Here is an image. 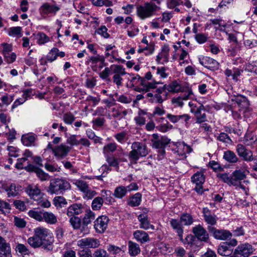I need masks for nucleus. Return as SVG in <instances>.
Listing matches in <instances>:
<instances>
[{
	"label": "nucleus",
	"mask_w": 257,
	"mask_h": 257,
	"mask_svg": "<svg viewBox=\"0 0 257 257\" xmlns=\"http://www.w3.org/2000/svg\"><path fill=\"white\" fill-rule=\"evenodd\" d=\"M54 238L51 231L43 226L34 229V235L27 239L28 243L33 248L42 247L47 251H51L53 248Z\"/></svg>",
	"instance_id": "nucleus-1"
},
{
	"label": "nucleus",
	"mask_w": 257,
	"mask_h": 257,
	"mask_svg": "<svg viewBox=\"0 0 257 257\" xmlns=\"http://www.w3.org/2000/svg\"><path fill=\"white\" fill-rule=\"evenodd\" d=\"M229 103L230 108L232 112V115L235 119L241 118V114L244 117H248L251 109L249 107V103L247 99L241 95H231L229 96L228 101Z\"/></svg>",
	"instance_id": "nucleus-2"
},
{
	"label": "nucleus",
	"mask_w": 257,
	"mask_h": 257,
	"mask_svg": "<svg viewBox=\"0 0 257 257\" xmlns=\"http://www.w3.org/2000/svg\"><path fill=\"white\" fill-rule=\"evenodd\" d=\"M137 15L142 20L151 18L161 10V7L153 2H147L137 7Z\"/></svg>",
	"instance_id": "nucleus-3"
},
{
	"label": "nucleus",
	"mask_w": 257,
	"mask_h": 257,
	"mask_svg": "<svg viewBox=\"0 0 257 257\" xmlns=\"http://www.w3.org/2000/svg\"><path fill=\"white\" fill-rule=\"evenodd\" d=\"M132 151L129 153L128 157L131 163H136L140 157H145L148 154L146 144L141 142H134L132 144Z\"/></svg>",
	"instance_id": "nucleus-4"
},
{
	"label": "nucleus",
	"mask_w": 257,
	"mask_h": 257,
	"mask_svg": "<svg viewBox=\"0 0 257 257\" xmlns=\"http://www.w3.org/2000/svg\"><path fill=\"white\" fill-rule=\"evenodd\" d=\"M70 188L71 185L68 181L63 179L56 178L50 181L48 192L51 194H62Z\"/></svg>",
	"instance_id": "nucleus-5"
},
{
	"label": "nucleus",
	"mask_w": 257,
	"mask_h": 257,
	"mask_svg": "<svg viewBox=\"0 0 257 257\" xmlns=\"http://www.w3.org/2000/svg\"><path fill=\"white\" fill-rule=\"evenodd\" d=\"M192 151L190 146L184 142H178L175 147L172 149L174 157L178 160H184L186 157V154L191 153Z\"/></svg>",
	"instance_id": "nucleus-6"
},
{
	"label": "nucleus",
	"mask_w": 257,
	"mask_h": 257,
	"mask_svg": "<svg viewBox=\"0 0 257 257\" xmlns=\"http://www.w3.org/2000/svg\"><path fill=\"white\" fill-rule=\"evenodd\" d=\"M60 10V5L56 3L52 4L46 2L40 6L39 9V12L42 16L46 17L47 16L56 15Z\"/></svg>",
	"instance_id": "nucleus-7"
},
{
	"label": "nucleus",
	"mask_w": 257,
	"mask_h": 257,
	"mask_svg": "<svg viewBox=\"0 0 257 257\" xmlns=\"http://www.w3.org/2000/svg\"><path fill=\"white\" fill-rule=\"evenodd\" d=\"M111 73L113 74L112 77L113 82L118 87L122 85V76L126 74L125 69L120 65L113 64L111 65Z\"/></svg>",
	"instance_id": "nucleus-8"
},
{
	"label": "nucleus",
	"mask_w": 257,
	"mask_h": 257,
	"mask_svg": "<svg viewBox=\"0 0 257 257\" xmlns=\"http://www.w3.org/2000/svg\"><path fill=\"white\" fill-rule=\"evenodd\" d=\"M149 210L144 208L142 212L138 216V219L140 222V228L145 230L155 229V226L151 224L148 217Z\"/></svg>",
	"instance_id": "nucleus-9"
},
{
	"label": "nucleus",
	"mask_w": 257,
	"mask_h": 257,
	"mask_svg": "<svg viewBox=\"0 0 257 257\" xmlns=\"http://www.w3.org/2000/svg\"><path fill=\"white\" fill-rule=\"evenodd\" d=\"M236 152L238 156L244 161L251 162L255 160V158L253 157L252 152L247 149L244 145L241 144L237 145L236 147Z\"/></svg>",
	"instance_id": "nucleus-10"
},
{
	"label": "nucleus",
	"mask_w": 257,
	"mask_h": 257,
	"mask_svg": "<svg viewBox=\"0 0 257 257\" xmlns=\"http://www.w3.org/2000/svg\"><path fill=\"white\" fill-rule=\"evenodd\" d=\"M193 96L192 90L188 89L179 96L172 98L171 102L175 107H182L184 105V101L192 98Z\"/></svg>",
	"instance_id": "nucleus-11"
},
{
	"label": "nucleus",
	"mask_w": 257,
	"mask_h": 257,
	"mask_svg": "<svg viewBox=\"0 0 257 257\" xmlns=\"http://www.w3.org/2000/svg\"><path fill=\"white\" fill-rule=\"evenodd\" d=\"M77 245L81 248H97L100 245V241L93 237H86L79 239Z\"/></svg>",
	"instance_id": "nucleus-12"
},
{
	"label": "nucleus",
	"mask_w": 257,
	"mask_h": 257,
	"mask_svg": "<svg viewBox=\"0 0 257 257\" xmlns=\"http://www.w3.org/2000/svg\"><path fill=\"white\" fill-rule=\"evenodd\" d=\"M71 150V147L64 144L57 145L52 149V153L57 160L65 158Z\"/></svg>",
	"instance_id": "nucleus-13"
},
{
	"label": "nucleus",
	"mask_w": 257,
	"mask_h": 257,
	"mask_svg": "<svg viewBox=\"0 0 257 257\" xmlns=\"http://www.w3.org/2000/svg\"><path fill=\"white\" fill-rule=\"evenodd\" d=\"M95 213L90 209L85 211L84 215L82 218V227L81 231L84 233H88V230L87 225L90 224L95 218Z\"/></svg>",
	"instance_id": "nucleus-14"
},
{
	"label": "nucleus",
	"mask_w": 257,
	"mask_h": 257,
	"mask_svg": "<svg viewBox=\"0 0 257 257\" xmlns=\"http://www.w3.org/2000/svg\"><path fill=\"white\" fill-rule=\"evenodd\" d=\"M253 252L252 246L248 243L238 245L234 251L235 257H248Z\"/></svg>",
	"instance_id": "nucleus-15"
},
{
	"label": "nucleus",
	"mask_w": 257,
	"mask_h": 257,
	"mask_svg": "<svg viewBox=\"0 0 257 257\" xmlns=\"http://www.w3.org/2000/svg\"><path fill=\"white\" fill-rule=\"evenodd\" d=\"M108 218L105 215H101L94 221V228L96 232L103 233L107 227Z\"/></svg>",
	"instance_id": "nucleus-16"
},
{
	"label": "nucleus",
	"mask_w": 257,
	"mask_h": 257,
	"mask_svg": "<svg viewBox=\"0 0 257 257\" xmlns=\"http://www.w3.org/2000/svg\"><path fill=\"white\" fill-rule=\"evenodd\" d=\"M26 192L32 199L35 201L42 199L44 195L39 186L34 184L29 185L26 188Z\"/></svg>",
	"instance_id": "nucleus-17"
},
{
	"label": "nucleus",
	"mask_w": 257,
	"mask_h": 257,
	"mask_svg": "<svg viewBox=\"0 0 257 257\" xmlns=\"http://www.w3.org/2000/svg\"><path fill=\"white\" fill-rule=\"evenodd\" d=\"M208 229L213 233V237L217 239L224 240L232 236V233L227 230L217 229L213 227H209Z\"/></svg>",
	"instance_id": "nucleus-18"
},
{
	"label": "nucleus",
	"mask_w": 257,
	"mask_h": 257,
	"mask_svg": "<svg viewBox=\"0 0 257 257\" xmlns=\"http://www.w3.org/2000/svg\"><path fill=\"white\" fill-rule=\"evenodd\" d=\"M200 63L204 67L210 69V70H216L219 68V63L215 60L208 57H203L202 58H199Z\"/></svg>",
	"instance_id": "nucleus-19"
},
{
	"label": "nucleus",
	"mask_w": 257,
	"mask_h": 257,
	"mask_svg": "<svg viewBox=\"0 0 257 257\" xmlns=\"http://www.w3.org/2000/svg\"><path fill=\"white\" fill-rule=\"evenodd\" d=\"M84 206L81 203H73L70 205L67 209L68 216H77L83 212Z\"/></svg>",
	"instance_id": "nucleus-20"
},
{
	"label": "nucleus",
	"mask_w": 257,
	"mask_h": 257,
	"mask_svg": "<svg viewBox=\"0 0 257 257\" xmlns=\"http://www.w3.org/2000/svg\"><path fill=\"white\" fill-rule=\"evenodd\" d=\"M170 48L168 45H165L162 48L161 52L157 56L156 61L158 63L164 64L169 60Z\"/></svg>",
	"instance_id": "nucleus-21"
},
{
	"label": "nucleus",
	"mask_w": 257,
	"mask_h": 257,
	"mask_svg": "<svg viewBox=\"0 0 257 257\" xmlns=\"http://www.w3.org/2000/svg\"><path fill=\"white\" fill-rule=\"evenodd\" d=\"M193 232L200 240L206 241L208 238V234L206 230L200 225L195 226L193 228Z\"/></svg>",
	"instance_id": "nucleus-22"
},
{
	"label": "nucleus",
	"mask_w": 257,
	"mask_h": 257,
	"mask_svg": "<svg viewBox=\"0 0 257 257\" xmlns=\"http://www.w3.org/2000/svg\"><path fill=\"white\" fill-rule=\"evenodd\" d=\"M192 113H194L196 118V122L201 123L207 121L206 115L205 113V107L203 105L198 107V109H192Z\"/></svg>",
	"instance_id": "nucleus-23"
},
{
	"label": "nucleus",
	"mask_w": 257,
	"mask_h": 257,
	"mask_svg": "<svg viewBox=\"0 0 257 257\" xmlns=\"http://www.w3.org/2000/svg\"><path fill=\"white\" fill-rule=\"evenodd\" d=\"M4 188L6 192H7L9 197H15L19 195L20 192L21 191V186L15 184L6 185Z\"/></svg>",
	"instance_id": "nucleus-24"
},
{
	"label": "nucleus",
	"mask_w": 257,
	"mask_h": 257,
	"mask_svg": "<svg viewBox=\"0 0 257 257\" xmlns=\"http://www.w3.org/2000/svg\"><path fill=\"white\" fill-rule=\"evenodd\" d=\"M170 223L172 228L177 233L180 239L183 241V228L181 220L172 218L170 220Z\"/></svg>",
	"instance_id": "nucleus-25"
},
{
	"label": "nucleus",
	"mask_w": 257,
	"mask_h": 257,
	"mask_svg": "<svg viewBox=\"0 0 257 257\" xmlns=\"http://www.w3.org/2000/svg\"><path fill=\"white\" fill-rule=\"evenodd\" d=\"M202 212L204 220L207 224L214 225L216 223V216L211 213V211L208 208H203Z\"/></svg>",
	"instance_id": "nucleus-26"
},
{
	"label": "nucleus",
	"mask_w": 257,
	"mask_h": 257,
	"mask_svg": "<svg viewBox=\"0 0 257 257\" xmlns=\"http://www.w3.org/2000/svg\"><path fill=\"white\" fill-rule=\"evenodd\" d=\"M133 236L134 238L141 243H145L150 241L148 233L143 230H136L133 233Z\"/></svg>",
	"instance_id": "nucleus-27"
},
{
	"label": "nucleus",
	"mask_w": 257,
	"mask_h": 257,
	"mask_svg": "<svg viewBox=\"0 0 257 257\" xmlns=\"http://www.w3.org/2000/svg\"><path fill=\"white\" fill-rule=\"evenodd\" d=\"M131 111L130 109H122L120 107H113L111 109L112 116L118 119L124 118Z\"/></svg>",
	"instance_id": "nucleus-28"
},
{
	"label": "nucleus",
	"mask_w": 257,
	"mask_h": 257,
	"mask_svg": "<svg viewBox=\"0 0 257 257\" xmlns=\"http://www.w3.org/2000/svg\"><path fill=\"white\" fill-rule=\"evenodd\" d=\"M218 252L222 256H227L231 254L232 249L227 242H222L218 247Z\"/></svg>",
	"instance_id": "nucleus-29"
},
{
	"label": "nucleus",
	"mask_w": 257,
	"mask_h": 257,
	"mask_svg": "<svg viewBox=\"0 0 257 257\" xmlns=\"http://www.w3.org/2000/svg\"><path fill=\"white\" fill-rule=\"evenodd\" d=\"M128 253L132 256H135L141 252L139 245L132 241L128 242Z\"/></svg>",
	"instance_id": "nucleus-30"
},
{
	"label": "nucleus",
	"mask_w": 257,
	"mask_h": 257,
	"mask_svg": "<svg viewBox=\"0 0 257 257\" xmlns=\"http://www.w3.org/2000/svg\"><path fill=\"white\" fill-rule=\"evenodd\" d=\"M48 224H54L57 222L56 216L51 212L44 211L43 216V221Z\"/></svg>",
	"instance_id": "nucleus-31"
},
{
	"label": "nucleus",
	"mask_w": 257,
	"mask_h": 257,
	"mask_svg": "<svg viewBox=\"0 0 257 257\" xmlns=\"http://www.w3.org/2000/svg\"><path fill=\"white\" fill-rule=\"evenodd\" d=\"M247 166L245 164H243L241 169L235 170L232 172L234 177L240 181L244 179L246 177V172Z\"/></svg>",
	"instance_id": "nucleus-32"
},
{
	"label": "nucleus",
	"mask_w": 257,
	"mask_h": 257,
	"mask_svg": "<svg viewBox=\"0 0 257 257\" xmlns=\"http://www.w3.org/2000/svg\"><path fill=\"white\" fill-rule=\"evenodd\" d=\"M210 22L212 25L215 26V29L217 30H218L220 31L225 32L227 34L228 33L225 31L224 28L226 26L225 23L222 19H211Z\"/></svg>",
	"instance_id": "nucleus-33"
},
{
	"label": "nucleus",
	"mask_w": 257,
	"mask_h": 257,
	"mask_svg": "<svg viewBox=\"0 0 257 257\" xmlns=\"http://www.w3.org/2000/svg\"><path fill=\"white\" fill-rule=\"evenodd\" d=\"M123 247H119L113 244H108L106 247L108 252L115 255H118V256L123 255L124 253V250L123 249Z\"/></svg>",
	"instance_id": "nucleus-34"
},
{
	"label": "nucleus",
	"mask_w": 257,
	"mask_h": 257,
	"mask_svg": "<svg viewBox=\"0 0 257 257\" xmlns=\"http://www.w3.org/2000/svg\"><path fill=\"white\" fill-rule=\"evenodd\" d=\"M161 83L160 82H157L154 81L153 82H149L147 81L145 79H144V81L142 86L143 88H138L137 90L138 91H141V90L145 91L146 92L149 91L150 90L152 89H154L156 88V84Z\"/></svg>",
	"instance_id": "nucleus-35"
},
{
	"label": "nucleus",
	"mask_w": 257,
	"mask_h": 257,
	"mask_svg": "<svg viewBox=\"0 0 257 257\" xmlns=\"http://www.w3.org/2000/svg\"><path fill=\"white\" fill-rule=\"evenodd\" d=\"M170 140L167 137H162L153 143V146L156 148L163 149L170 143Z\"/></svg>",
	"instance_id": "nucleus-36"
},
{
	"label": "nucleus",
	"mask_w": 257,
	"mask_h": 257,
	"mask_svg": "<svg viewBox=\"0 0 257 257\" xmlns=\"http://www.w3.org/2000/svg\"><path fill=\"white\" fill-rule=\"evenodd\" d=\"M141 194L137 193L128 199L127 204L132 207L138 206L141 204Z\"/></svg>",
	"instance_id": "nucleus-37"
},
{
	"label": "nucleus",
	"mask_w": 257,
	"mask_h": 257,
	"mask_svg": "<svg viewBox=\"0 0 257 257\" xmlns=\"http://www.w3.org/2000/svg\"><path fill=\"white\" fill-rule=\"evenodd\" d=\"M191 180L196 185H202L205 182V176L202 172L198 171L192 176Z\"/></svg>",
	"instance_id": "nucleus-38"
},
{
	"label": "nucleus",
	"mask_w": 257,
	"mask_h": 257,
	"mask_svg": "<svg viewBox=\"0 0 257 257\" xmlns=\"http://www.w3.org/2000/svg\"><path fill=\"white\" fill-rule=\"evenodd\" d=\"M223 158L228 162L231 163H236L238 158L235 154L231 151L227 150L224 152Z\"/></svg>",
	"instance_id": "nucleus-39"
},
{
	"label": "nucleus",
	"mask_w": 257,
	"mask_h": 257,
	"mask_svg": "<svg viewBox=\"0 0 257 257\" xmlns=\"http://www.w3.org/2000/svg\"><path fill=\"white\" fill-rule=\"evenodd\" d=\"M44 211H38L35 209L30 210L28 214L29 217L34 219L35 220L41 222L43 221V216Z\"/></svg>",
	"instance_id": "nucleus-40"
},
{
	"label": "nucleus",
	"mask_w": 257,
	"mask_h": 257,
	"mask_svg": "<svg viewBox=\"0 0 257 257\" xmlns=\"http://www.w3.org/2000/svg\"><path fill=\"white\" fill-rule=\"evenodd\" d=\"M0 248V257H12L10 245L5 241Z\"/></svg>",
	"instance_id": "nucleus-41"
},
{
	"label": "nucleus",
	"mask_w": 257,
	"mask_h": 257,
	"mask_svg": "<svg viewBox=\"0 0 257 257\" xmlns=\"http://www.w3.org/2000/svg\"><path fill=\"white\" fill-rule=\"evenodd\" d=\"M69 219V222L74 229H78L81 228L82 219L77 216H68Z\"/></svg>",
	"instance_id": "nucleus-42"
},
{
	"label": "nucleus",
	"mask_w": 257,
	"mask_h": 257,
	"mask_svg": "<svg viewBox=\"0 0 257 257\" xmlns=\"http://www.w3.org/2000/svg\"><path fill=\"white\" fill-rule=\"evenodd\" d=\"M126 189H125V187L123 186H119L117 187L114 191V196L117 198H122L127 193Z\"/></svg>",
	"instance_id": "nucleus-43"
},
{
	"label": "nucleus",
	"mask_w": 257,
	"mask_h": 257,
	"mask_svg": "<svg viewBox=\"0 0 257 257\" xmlns=\"http://www.w3.org/2000/svg\"><path fill=\"white\" fill-rule=\"evenodd\" d=\"M71 182L82 192H83L89 187L85 181L81 180L73 179L71 180Z\"/></svg>",
	"instance_id": "nucleus-44"
},
{
	"label": "nucleus",
	"mask_w": 257,
	"mask_h": 257,
	"mask_svg": "<svg viewBox=\"0 0 257 257\" xmlns=\"http://www.w3.org/2000/svg\"><path fill=\"white\" fill-rule=\"evenodd\" d=\"M50 41V38L43 32H39L37 34V42L40 45H44Z\"/></svg>",
	"instance_id": "nucleus-45"
},
{
	"label": "nucleus",
	"mask_w": 257,
	"mask_h": 257,
	"mask_svg": "<svg viewBox=\"0 0 257 257\" xmlns=\"http://www.w3.org/2000/svg\"><path fill=\"white\" fill-rule=\"evenodd\" d=\"M103 199L101 197H95L91 203V208L93 210H98L102 206Z\"/></svg>",
	"instance_id": "nucleus-46"
},
{
	"label": "nucleus",
	"mask_w": 257,
	"mask_h": 257,
	"mask_svg": "<svg viewBox=\"0 0 257 257\" xmlns=\"http://www.w3.org/2000/svg\"><path fill=\"white\" fill-rule=\"evenodd\" d=\"M241 45L238 43L231 45L227 50V53L231 56H236L240 50Z\"/></svg>",
	"instance_id": "nucleus-47"
},
{
	"label": "nucleus",
	"mask_w": 257,
	"mask_h": 257,
	"mask_svg": "<svg viewBox=\"0 0 257 257\" xmlns=\"http://www.w3.org/2000/svg\"><path fill=\"white\" fill-rule=\"evenodd\" d=\"M180 220L184 225H190L194 221L191 215L189 213H183L180 216Z\"/></svg>",
	"instance_id": "nucleus-48"
},
{
	"label": "nucleus",
	"mask_w": 257,
	"mask_h": 257,
	"mask_svg": "<svg viewBox=\"0 0 257 257\" xmlns=\"http://www.w3.org/2000/svg\"><path fill=\"white\" fill-rule=\"evenodd\" d=\"M167 90L173 92H178L182 91L181 85L177 81H173L167 86Z\"/></svg>",
	"instance_id": "nucleus-49"
},
{
	"label": "nucleus",
	"mask_w": 257,
	"mask_h": 257,
	"mask_svg": "<svg viewBox=\"0 0 257 257\" xmlns=\"http://www.w3.org/2000/svg\"><path fill=\"white\" fill-rule=\"evenodd\" d=\"M35 137L31 135H23L22 137V142L26 146H31L34 143Z\"/></svg>",
	"instance_id": "nucleus-50"
},
{
	"label": "nucleus",
	"mask_w": 257,
	"mask_h": 257,
	"mask_svg": "<svg viewBox=\"0 0 257 257\" xmlns=\"http://www.w3.org/2000/svg\"><path fill=\"white\" fill-rule=\"evenodd\" d=\"M57 51L58 48H53L51 50L48 52L47 55V60L49 62L52 63L57 59Z\"/></svg>",
	"instance_id": "nucleus-51"
},
{
	"label": "nucleus",
	"mask_w": 257,
	"mask_h": 257,
	"mask_svg": "<svg viewBox=\"0 0 257 257\" xmlns=\"http://www.w3.org/2000/svg\"><path fill=\"white\" fill-rule=\"evenodd\" d=\"M117 148V145L115 143H111L106 145L103 147V152L104 156H109V153L113 152Z\"/></svg>",
	"instance_id": "nucleus-52"
},
{
	"label": "nucleus",
	"mask_w": 257,
	"mask_h": 257,
	"mask_svg": "<svg viewBox=\"0 0 257 257\" xmlns=\"http://www.w3.org/2000/svg\"><path fill=\"white\" fill-rule=\"evenodd\" d=\"M67 203L66 199L62 196H56L53 199V204L57 207H62Z\"/></svg>",
	"instance_id": "nucleus-53"
},
{
	"label": "nucleus",
	"mask_w": 257,
	"mask_h": 257,
	"mask_svg": "<svg viewBox=\"0 0 257 257\" xmlns=\"http://www.w3.org/2000/svg\"><path fill=\"white\" fill-rule=\"evenodd\" d=\"M106 161L110 166L115 168L118 167L119 160L113 156H105Z\"/></svg>",
	"instance_id": "nucleus-54"
},
{
	"label": "nucleus",
	"mask_w": 257,
	"mask_h": 257,
	"mask_svg": "<svg viewBox=\"0 0 257 257\" xmlns=\"http://www.w3.org/2000/svg\"><path fill=\"white\" fill-rule=\"evenodd\" d=\"M83 198L86 200L91 199L94 196L96 195L97 193L95 191L90 189L88 187L83 192Z\"/></svg>",
	"instance_id": "nucleus-55"
},
{
	"label": "nucleus",
	"mask_w": 257,
	"mask_h": 257,
	"mask_svg": "<svg viewBox=\"0 0 257 257\" xmlns=\"http://www.w3.org/2000/svg\"><path fill=\"white\" fill-rule=\"evenodd\" d=\"M256 139L251 134L246 135L243 139V142L246 146H250L256 141Z\"/></svg>",
	"instance_id": "nucleus-56"
},
{
	"label": "nucleus",
	"mask_w": 257,
	"mask_h": 257,
	"mask_svg": "<svg viewBox=\"0 0 257 257\" xmlns=\"http://www.w3.org/2000/svg\"><path fill=\"white\" fill-rule=\"evenodd\" d=\"M0 48L2 49L3 56H4L6 54L9 53L12 51L13 46L11 44L3 43L1 45Z\"/></svg>",
	"instance_id": "nucleus-57"
},
{
	"label": "nucleus",
	"mask_w": 257,
	"mask_h": 257,
	"mask_svg": "<svg viewBox=\"0 0 257 257\" xmlns=\"http://www.w3.org/2000/svg\"><path fill=\"white\" fill-rule=\"evenodd\" d=\"M11 209V205L5 201L0 200V214H4Z\"/></svg>",
	"instance_id": "nucleus-58"
},
{
	"label": "nucleus",
	"mask_w": 257,
	"mask_h": 257,
	"mask_svg": "<svg viewBox=\"0 0 257 257\" xmlns=\"http://www.w3.org/2000/svg\"><path fill=\"white\" fill-rule=\"evenodd\" d=\"M74 115L71 112H67L63 115V120L67 124H71L75 120Z\"/></svg>",
	"instance_id": "nucleus-59"
},
{
	"label": "nucleus",
	"mask_w": 257,
	"mask_h": 257,
	"mask_svg": "<svg viewBox=\"0 0 257 257\" xmlns=\"http://www.w3.org/2000/svg\"><path fill=\"white\" fill-rule=\"evenodd\" d=\"M66 143L72 146H78L79 145V140L77 139V136L75 135H70L68 137Z\"/></svg>",
	"instance_id": "nucleus-60"
},
{
	"label": "nucleus",
	"mask_w": 257,
	"mask_h": 257,
	"mask_svg": "<svg viewBox=\"0 0 257 257\" xmlns=\"http://www.w3.org/2000/svg\"><path fill=\"white\" fill-rule=\"evenodd\" d=\"M127 133L126 132H121L114 135V138L120 144H123L126 141Z\"/></svg>",
	"instance_id": "nucleus-61"
},
{
	"label": "nucleus",
	"mask_w": 257,
	"mask_h": 257,
	"mask_svg": "<svg viewBox=\"0 0 257 257\" xmlns=\"http://www.w3.org/2000/svg\"><path fill=\"white\" fill-rule=\"evenodd\" d=\"M208 38V35L203 33L197 34L195 36V40L200 44L205 43L207 41Z\"/></svg>",
	"instance_id": "nucleus-62"
},
{
	"label": "nucleus",
	"mask_w": 257,
	"mask_h": 257,
	"mask_svg": "<svg viewBox=\"0 0 257 257\" xmlns=\"http://www.w3.org/2000/svg\"><path fill=\"white\" fill-rule=\"evenodd\" d=\"M16 250L21 254L25 255L28 254L29 252L28 247L22 243H18L16 247Z\"/></svg>",
	"instance_id": "nucleus-63"
},
{
	"label": "nucleus",
	"mask_w": 257,
	"mask_h": 257,
	"mask_svg": "<svg viewBox=\"0 0 257 257\" xmlns=\"http://www.w3.org/2000/svg\"><path fill=\"white\" fill-rule=\"evenodd\" d=\"M5 60L9 64L13 63L16 61L17 55L14 52H10L4 56Z\"/></svg>",
	"instance_id": "nucleus-64"
}]
</instances>
